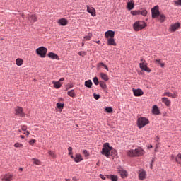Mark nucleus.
Instances as JSON below:
<instances>
[{
    "label": "nucleus",
    "instance_id": "obj_1",
    "mask_svg": "<svg viewBox=\"0 0 181 181\" xmlns=\"http://www.w3.org/2000/svg\"><path fill=\"white\" fill-rule=\"evenodd\" d=\"M127 156H130L131 158H134L135 156H143L145 155V151L141 148H137L136 149L128 150L127 151Z\"/></svg>",
    "mask_w": 181,
    "mask_h": 181
},
{
    "label": "nucleus",
    "instance_id": "obj_2",
    "mask_svg": "<svg viewBox=\"0 0 181 181\" xmlns=\"http://www.w3.org/2000/svg\"><path fill=\"white\" fill-rule=\"evenodd\" d=\"M111 151H112V147L110 146V143H105L101 153L108 158L111 155Z\"/></svg>",
    "mask_w": 181,
    "mask_h": 181
},
{
    "label": "nucleus",
    "instance_id": "obj_3",
    "mask_svg": "<svg viewBox=\"0 0 181 181\" xmlns=\"http://www.w3.org/2000/svg\"><path fill=\"white\" fill-rule=\"evenodd\" d=\"M146 27V23H145L142 21H136L134 23L133 28L136 32H139V30H142Z\"/></svg>",
    "mask_w": 181,
    "mask_h": 181
},
{
    "label": "nucleus",
    "instance_id": "obj_4",
    "mask_svg": "<svg viewBox=\"0 0 181 181\" xmlns=\"http://www.w3.org/2000/svg\"><path fill=\"white\" fill-rule=\"evenodd\" d=\"M149 124V119L146 117H139L137 119V127L141 129Z\"/></svg>",
    "mask_w": 181,
    "mask_h": 181
},
{
    "label": "nucleus",
    "instance_id": "obj_5",
    "mask_svg": "<svg viewBox=\"0 0 181 181\" xmlns=\"http://www.w3.org/2000/svg\"><path fill=\"white\" fill-rule=\"evenodd\" d=\"M36 53L38 56L45 58L46 57V54L47 53V49L45 47H40L36 49Z\"/></svg>",
    "mask_w": 181,
    "mask_h": 181
},
{
    "label": "nucleus",
    "instance_id": "obj_6",
    "mask_svg": "<svg viewBox=\"0 0 181 181\" xmlns=\"http://www.w3.org/2000/svg\"><path fill=\"white\" fill-rule=\"evenodd\" d=\"M152 18L155 19V18H158L160 14L159 12V6H156L153 8H151Z\"/></svg>",
    "mask_w": 181,
    "mask_h": 181
},
{
    "label": "nucleus",
    "instance_id": "obj_7",
    "mask_svg": "<svg viewBox=\"0 0 181 181\" xmlns=\"http://www.w3.org/2000/svg\"><path fill=\"white\" fill-rule=\"evenodd\" d=\"M15 111L16 115H18V117H23L25 115V113L23 112V108L21 107H16Z\"/></svg>",
    "mask_w": 181,
    "mask_h": 181
},
{
    "label": "nucleus",
    "instance_id": "obj_8",
    "mask_svg": "<svg viewBox=\"0 0 181 181\" xmlns=\"http://www.w3.org/2000/svg\"><path fill=\"white\" fill-rule=\"evenodd\" d=\"M139 179L140 180H145L146 179V172L144 170H139Z\"/></svg>",
    "mask_w": 181,
    "mask_h": 181
},
{
    "label": "nucleus",
    "instance_id": "obj_9",
    "mask_svg": "<svg viewBox=\"0 0 181 181\" xmlns=\"http://www.w3.org/2000/svg\"><path fill=\"white\" fill-rule=\"evenodd\" d=\"M140 69L141 70H144V71H146L147 73H151V69L148 67V65L145 64L144 62H141L139 64Z\"/></svg>",
    "mask_w": 181,
    "mask_h": 181
},
{
    "label": "nucleus",
    "instance_id": "obj_10",
    "mask_svg": "<svg viewBox=\"0 0 181 181\" xmlns=\"http://www.w3.org/2000/svg\"><path fill=\"white\" fill-rule=\"evenodd\" d=\"M71 158L74 159V162H76V163H78V162H81V160H83V156H81V154L79 153L76 154L75 157L71 156Z\"/></svg>",
    "mask_w": 181,
    "mask_h": 181
},
{
    "label": "nucleus",
    "instance_id": "obj_11",
    "mask_svg": "<svg viewBox=\"0 0 181 181\" xmlns=\"http://www.w3.org/2000/svg\"><path fill=\"white\" fill-rule=\"evenodd\" d=\"M163 96L165 97H171V98H177V92H174V93H172L170 92H165L163 95Z\"/></svg>",
    "mask_w": 181,
    "mask_h": 181
},
{
    "label": "nucleus",
    "instance_id": "obj_12",
    "mask_svg": "<svg viewBox=\"0 0 181 181\" xmlns=\"http://www.w3.org/2000/svg\"><path fill=\"white\" fill-rule=\"evenodd\" d=\"M133 93L134 94L135 97H141L144 95V91L141 89L133 88Z\"/></svg>",
    "mask_w": 181,
    "mask_h": 181
},
{
    "label": "nucleus",
    "instance_id": "obj_13",
    "mask_svg": "<svg viewBox=\"0 0 181 181\" xmlns=\"http://www.w3.org/2000/svg\"><path fill=\"white\" fill-rule=\"evenodd\" d=\"M115 35V33L111 30H109L105 33V37H106V39H110L111 37H114Z\"/></svg>",
    "mask_w": 181,
    "mask_h": 181
},
{
    "label": "nucleus",
    "instance_id": "obj_14",
    "mask_svg": "<svg viewBox=\"0 0 181 181\" xmlns=\"http://www.w3.org/2000/svg\"><path fill=\"white\" fill-rule=\"evenodd\" d=\"M135 4L134 0H128L127 2V8L129 11H132V8H134Z\"/></svg>",
    "mask_w": 181,
    "mask_h": 181
},
{
    "label": "nucleus",
    "instance_id": "obj_15",
    "mask_svg": "<svg viewBox=\"0 0 181 181\" xmlns=\"http://www.w3.org/2000/svg\"><path fill=\"white\" fill-rule=\"evenodd\" d=\"M179 28H180V23H175L170 25V30L171 32H176Z\"/></svg>",
    "mask_w": 181,
    "mask_h": 181
},
{
    "label": "nucleus",
    "instance_id": "obj_16",
    "mask_svg": "<svg viewBox=\"0 0 181 181\" xmlns=\"http://www.w3.org/2000/svg\"><path fill=\"white\" fill-rule=\"evenodd\" d=\"M37 21V17H36L35 15H30L28 16V23H30V25H33L34 22H36Z\"/></svg>",
    "mask_w": 181,
    "mask_h": 181
},
{
    "label": "nucleus",
    "instance_id": "obj_17",
    "mask_svg": "<svg viewBox=\"0 0 181 181\" xmlns=\"http://www.w3.org/2000/svg\"><path fill=\"white\" fill-rule=\"evenodd\" d=\"M152 113L154 114V115H159L160 114V111L159 110V107L158 105H154L152 107Z\"/></svg>",
    "mask_w": 181,
    "mask_h": 181
},
{
    "label": "nucleus",
    "instance_id": "obj_18",
    "mask_svg": "<svg viewBox=\"0 0 181 181\" xmlns=\"http://www.w3.org/2000/svg\"><path fill=\"white\" fill-rule=\"evenodd\" d=\"M47 56L49 57V59H52V60H60L59 55L54 54V52H49Z\"/></svg>",
    "mask_w": 181,
    "mask_h": 181
},
{
    "label": "nucleus",
    "instance_id": "obj_19",
    "mask_svg": "<svg viewBox=\"0 0 181 181\" xmlns=\"http://www.w3.org/2000/svg\"><path fill=\"white\" fill-rule=\"evenodd\" d=\"M118 173H119V175H121V177L123 179L127 177V176H128V173H127V171L122 168H119Z\"/></svg>",
    "mask_w": 181,
    "mask_h": 181
},
{
    "label": "nucleus",
    "instance_id": "obj_20",
    "mask_svg": "<svg viewBox=\"0 0 181 181\" xmlns=\"http://www.w3.org/2000/svg\"><path fill=\"white\" fill-rule=\"evenodd\" d=\"M12 177H13V176L11 175V173L6 174L3 176V177L1 178V180L2 181H11Z\"/></svg>",
    "mask_w": 181,
    "mask_h": 181
},
{
    "label": "nucleus",
    "instance_id": "obj_21",
    "mask_svg": "<svg viewBox=\"0 0 181 181\" xmlns=\"http://www.w3.org/2000/svg\"><path fill=\"white\" fill-rule=\"evenodd\" d=\"M87 12L90 13L92 16H95V9L93 7H90L87 6Z\"/></svg>",
    "mask_w": 181,
    "mask_h": 181
},
{
    "label": "nucleus",
    "instance_id": "obj_22",
    "mask_svg": "<svg viewBox=\"0 0 181 181\" xmlns=\"http://www.w3.org/2000/svg\"><path fill=\"white\" fill-rule=\"evenodd\" d=\"M161 101L162 103H164L167 107H170L171 102L170 100H169V98H162Z\"/></svg>",
    "mask_w": 181,
    "mask_h": 181
},
{
    "label": "nucleus",
    "instance_id": "obj_23",
    "mask_svg": "<svg viewBox=\"0 0 181 181\" xmlns=\"http://www.w3.org/2000/svg\"><path fill=\"white\" fill-rule=\"evenodd\" d=\"M107 179H110L112 181H118V176L114 175H106Z\"/></svg>",
    "mask_w": 181,
    "mask_h": 181
},
{
    "label": "nucleus",
    "instance_id": "obj_24",
    "mask_svg": "<svg viewBox=\"0 0 181 181\" xmlns=\"http://www.w3.org/2000/svg\"><path fill=\"white\" fill-rule=\"evenodd\" d=\"M101 66H103V67H104V69H105V70H107V71H108V66H107V65H105V64H104V63H103V62H100V63H98V64H97V69H98V70H100V69H101Z\"/></svg>",
    "mask_w": 181,
    "mask_h": 181
},
{
    "label": "nucleus",
    "instance_id": "obj_25",
    "mask_svg": "<svg viewBox=\"0 0 181 181\" xmlns=\"http://www.w3.org/2000/svg\"><path fill=\"white\" fill-rule=\"evenodd\" d=\"M107 45L110 46H115V40H114V37L107 38Z\"/></svg>",
    "mask_w": 181,
    "mask_h": 181
},
{
    "label": "nucleus",
    "instance_id": "obj_26",
    "mask_svg": "<svg viewBox=\"0 0 181 181\" xmlns=\"http://www.w3.org/2000/svg\"><path fill=\"white\" fill-rule=\"evenodd\" d=\"M52 84H54V88H60L62 87V82L59 81H53Z\"/></svg>",
    "mask_w": 181,
    "mask_h": 181
},
{
    "label": "nucleus",
    "instance_id": "obj_27",
    "mask_svg": "<svg viewBox=\"0 0 181 181\" xmlns=\"http://www.w3.org/2000/svg\"><path fill=\"white\" fill-rule=\"evenodd\" d=\"M16 64L18 66H21L23 64V59L21 58H18L16 59Z\"/></svg>",
    "mask_w": 181,
    "mask_h": 181
},
{
    "label": "nucleus",
    "instance_id": "obj_28",
    "mask_svg": "<svg viewBox=\"0 0 181 181\" xmlns=\"http://www.w3.org/2000/svg\"><path fill=\"white\" fill-rule=\"evenodd\" d=\"M59 23H60L62 26H66V25H67V21L66 18H61L59 20Z\"/></svg>",
    "mask_w": 181,
    "mask_h": 181
},
{
    "label": "nucleus",
    "instance_id": "obj_29",
    "mask_svg": "<svg viewBox=\"0 0 181 181\" xmlns=\"http://www.w3.org/2000/svg\"><path fill=\"white\" fill-rule=\"evenodd\" d=\"M100 76L102 80H104L105 81H108V75H107L104 73H100Z\"/></svg>",
    "mask_w": 181,
    "mask_h": 181
},
{
    "label": "nucleus",
    "instance_id": "obj_30",
    "mask_svg": "<svg viewBox=\"0 0 181 181\" xmlns=\"http://www.w3.org/2000/svg\"><path fill=\"white\" fill-rule=\"evenodd\" d=\"M93 86V82L91 80H88L85 81V86L88 87V88H90V87Z\"/></svg>",
    "mask_w": 181,
    "mask_h": 181
},
{
    "label": "nucleus",
    "instance_id": "obj_31",
    "mask_svg": "<svg viewBox=\"0 0 181 181\" xmlns=\"http://www.w3.org/2000/svg\"><path fill=\"white\" fill-rule=\"evenodd\" d=\"M154 63H156V64H160V67H165V63H163L160 59H156Z\"/></svg>",
    "mask_w": 181,
    "mask_h": 181
},
{
    "label": "nucleus",
    "instance_id": "obj_32",
    "mask_svg": "<svg viewBox=\"0 0 181 181\" xmlns=\"http://www.w3.org/2000/svg\"><path fill=\"white\" fill-rule=\"evenodd\" d=\"M32 160H33L34 165H37L38 166L42 165V163L40 162V160H39V159L33 158Z\"/></svg>",
    "mask_w": 181,
    "mask_h": 181
},
{
    "label": "nucleus",
    "instance_id": "obj_33",
    "mask_svg": "<svg viewBox=\"0 0 181 181\" xmlns=\"http://www.w3.org/2000/svg\"><path fill=\"white\" fill-rule=\"evenodd\" d=\"M68 95H69V97H72V98L76 97V93H74V90H71L69 91H68Z\"/></svg>",
    "mask_w": 181,
    "mask_h": 181
},
{
    "label": "nucleus",
    "instance_id": "obj_34",
    "mask_svg": "<svg viewBox=\"0 0 181 181\" xmlns=\"http://www.w3.org/2000/svg\"><path fill=\"white\" fill-rule=\"evenodd\" d=\"M93 37V34L88 33L86 36L84 37V40H90Z\"/></svg>",
    "mask_w": 181,
    "mask_h": 181
},
{
    "label": "nucleus",
    "instance_id": "obj_35",
    "mask_svg": "<svg viewBox=\"0 0 181 181\" xmlns=\"http://www.w3.org/2000/svg\"><path fill=\"white\" fill-rule=\"evenodd\" d=\"M100 86L103 90H105V88H107V84H105L103 81L100 82Z\"/></svg>",
    "mask_w": 181,
    "mask_h": 181
},
{
    "label": "nucleus",
    "instance_id": "obj_36",
    "mask_svg": "<svg viewBox=\"0 0 181 181\" xmlns=\"http://www.w3.org/2000/svg\"><path fill=\"white\" fill-rule=\"evenodd\" d=\"M159 19H160V22L162 23V22H165V15H163V14H160L159 16Z\"/></svg>",
    "mask_w": 181,
    "mask_h": 181
},
{
    "label": "nucleus",
    "instance_id": "obj_37",
    "mask_svg": "<svg viewBox=\"0 0 181 181\" xmlns=\"http://www.w3.org/2000/svg\"><path fill=\"white\" fill-rule=\"evenodd\" d=\"M131 14L134 15V16H135V15H141V11H131Z\"/></svg>",
    "mask_w": 181,
    "mask_h": 181
},
{
    "label": "nucleus",
    "instance_id": "obj_38",
    "mask_svg": "<svg viewBox=\"0 0 181 181\" xmlns=\"http://www.w3.org/2000/svg\"><path fill=\"white\" fill-rule=\"evenodd\" d=\"M14 148H23V144L21 143H16L14 144Z\"/></svg>",
    "mask_w": 181,
    "mask_h": 181
},
{
    "label": "nucleus",
    "instance_id": "obj_39",
    "mask_svg": "<svg viewBox=\"0 0 181 181\" xmlns=\"http://www.w3.org/2000/svg\"><path fill=\"white\" fill-rule=\"evenodd\" d=\"M48 153H49V156H51V158H56V153H54V152H53L52 151H49Z\"/></svg>",
    "mask_w": 181,
    "mask_h": 181
},
{
    "label": "nucleus",
    "instance_id": "obj_40",
    "mask_svg": "<svg viewBox=\"0 0 181 181\" xmlns=\"http://www.w3.org/2000/svg\"><path fill=\"white\" fill-rule=\"evenodd\" d=\"M57 107L59 108V110H63V107H64V105L62 103H57Z\"/></svg>",
    "mask_w": 181,
    "mask_h": 181
},
{
    "label": "nucleus",
    "instance_id": "obj_41",
    "mask_svg": "<svg viewBox=\"0 0 181 181\" xmlns=\"http://www.w3.org/2000/svg\"><path fill=\"white\" fill-rule=\"evenodd\" d=\"M140 15H142L143 16H146L148 15V11L146 10H142L140 11Z\"/></svg>",
    "mask_w": 181,
    "mask_h": 181
},
{
    "label": "nucleus",
    "instance_id": "obj_42",
    "mask_svg": "<svg viewBox=\"0 0 181 181\" xmlns=\"http://www.w3.org/2000/svg\"><path fill=\"white\" fill-rule=\"evenodd\" d=\"M93 83H94V84H95V86H98V84H100V82L98 81V78L94 77Z\"/></svg>",
    "mask_w": 181,
    "mask_h": 181
},
{
    "label": "nucleus",
    "instance_id": "obj_43",
    "mask_svg": "<svg viewBox=\"0 0 181 181\" xmlns=\"http://www.w3.org/2000/svg\"><path fill=\"white\" fill-rule=\"evenodd\" d=\"M105 111H106V112H108L109 114H110V112H112V107H106Z\"/></svg>",
    "mask_w": 181,
    "mask_h": 181
},
{
    "label": "nucleus",
    "instance_id": "obj_44",
    "mask_svg": "<svg viewBox=\"0 0 181 181\" xmlns=\"http://www.w3.org/2000/svg\"><path fill=\"white\" fill-rule=\"evenodd\" d=\"M78 54H79V56H82V57H84V56L87 54V52L82 51V52H79Z\"/></svg>",
    "mask_w": 181,
    "mask_h": 181
},
{
    "label": "nucleus",
    "instance_id": "obj_45",
    "mask_svg": "<svg viewBox=\"0 0 181 181\" xmlns=\"http://www.w3.org/2000/svg\"><path fill=\"white\" fill-rule=\"evenodd\" d=\"M99 177H100V179H103V180H105L107 179V176L103 175V174H100Z\"/></svg>",
    "mask_w": 181,
    "mask_h": 181
},
{
    "label": "nucleus",
    "instance_id": "obj_46",
    "mask_svg": "<svg viewBox=\"0 0 181 181\" xmlns=\"http://www.w3.org/2000/svg\"><path fill=\"white\" fill-rule=\"evenodd\" d=\"M93 97H94L95 100H100V95H98V94L94 93Z\"/></svg>",
    "mask_w": 181,
    "mask_h": 181
},
{
    "label": "nucleus",
    "instance_id": "obj_47",
    "mask_svg": "<svg viewBox=\"0 0 181 181\" xmlns=\"http://www.w3.org/2000/svg\"><path fill=\"white\" fill-rule=\"evenodd\" d=\"M83 155H84L86 157L89 156V155H90V153H88V151H87V150H84V151H83Z\"/></svg>",
    "mask_w": 181,
    "mask_h": 181
},
{
    "label": "nucleus",
    "instance_id": "obj_48",
    "mask_svg": "<svg viewBox=\"0 0 181 181\" xmlns=\"http://www.w3.org/2000/svg\"><path fill=\"white\" fill-rule=\"evenodd\" d=\"M21 129H22V131L25 132L28 129V127L23 125V126L21 127Z\"/></svg>",
    "mask_w": 181,
    "mask_h": 181
},
{
    "label": "nucleus",
    "instance_id": "obj_49",
    "mask_svg": "<svg viewBox=\"0 0 181 181\" xmlns=\"http://www.w3.org/2000/svg\"><path fill=\"white\" fill-rule=\"evenodd\" d=\"M35 142H36L35 139H32L29 141L30 145H33V144H35Z\"/></svg>",
    "mask_w": 181,
    "mask_h": 181
},
{
    "label": "nucleus",
    "instance_id": "obj_50",
    "mask_svg": "<svg viewBox=\"0 0 181 181\" xmlns=\"http://www.w3.org/2000/svg\"><path fill=\"white\" fill-rule=\"evenodd\" d=\"M111 153H113L114 155H115V153H117V151L115 149H114L112 147V150L110 151Z\"/></svg>",
    "mask_w": 181,
    "mask_h": 181
},
{
    "label": "nucleus",
    "instance_id": "obj_51",
    "mask_svg": "<svg viewBox=\"0 0 181 181\" xmlns=\"http://www.w3.org/2000/svg\"><path fill=\"white\" fill-rule=\"evenodd\" d=\"M175 162H176V163H177V165H180L181 164L180 161H179L177 158H175Z\"/></svg>",
    "mask_w": 181,
    "mask_h": 181
},
{
    "label": "nucleus",
    "instance_id": "obj_52",
    "mask_svg": "<svg viewBox=\"0 0 181 181\" xmlns=\"http://www.w3.org/2000/svg\"><path fill=\"white\" fill-rule=\"evenodd\" d=\"M175 158H177V159H181V153H178Z\"/></svg>",
    "mask_w": 181,
    "mask_h": 181
},
{
    "label": "nucleus",
    "instance_id": "obj_53",
    "mask_svg": "<svg viewBox=\"0 0 181 181\" xmlns=\"http://www.w3.org/2000/svg\"><path fill=\"white\" fill-rule=\"evenodd\" d=\"M68 151H69V152H73V148L69 147Z\"/></svg>",
    "mask_w": 181,
    "mask_h": 181
},
{
    "label": "nucleus",
    "instance_id": "obj_54",
    "mask_svg": "<svg viewBox=\"0 0 181 181\" xmlns=\"http://www.w3.org/2000/svg\"><path fill=\"white\" fill-rule=\"evenodd\" d=\"M58 81H59V83H62V81H64V78H61Z\"/></svg>",
    "mask_w": 181,
    "mask_h": 181
},
{
    "label": "nucleus",
    "instance_id": "obj_55",
    "mask_svg": "<svg viewBox=\"0 0 181 181\" xmlns=\"http://www.w3.org/2000/svg\"><path fill=\"white\" fill-rule=\"evenodd\" d=\"M28 136L30 135V132H29V131H27L25 133H24Z\"/></svg>",
    "mask_w": 181,
    "mask_h": 181
},
{
    "label": "nucleus",
    "instance_id": "obj_56",
    "mask_svg": "<svg viewBox=\"0 0 181 181\" xmlns=\"http://www.w3.org/2000/svg\"><path fill=\"white\" fill-rule=\"evenodd\" d=\"M177 5H180L181 6V0H178V1L177 2Z\"/></svg>",
    "mask_w": 181,
    "mask_h": 181
},
{
    "label": "nucleus",
    "instance_id": "obj_57",
    "mask_svg": "<svg viewBox=\"0 0 181 181\" xmlns=\"http://www.w3.org/2000/svg\"><path fill=\"white\" fill-rule=\"evenodd\" d=\"M97 166H100V165H101V162L98 161V163H96Z\"/></svg>",
    "mask_w": 181,
    "mask_h": 181
},
{
    "label": "nucleus",
    "instance_id": "obj_58",
    "mask_svg": "<svg viewBox=\"0 0 181 181\" xmlns=\"http://www.w3.org/2000/svg\"><path fill=\"white\" fill-rule=\"evenodd\" d=\"M72 180H74V181H77V177H74L72 178Z\"/></svg>",
    "mask_w": 181,
    "mask_h": 181
},
{
    "label": "nucleus",
    "instance_id": "obj_59",
    "mask_svg": "<svg viewBox=\"0 0 181 181\" xmlns=\"http://www.w3.org/2000/svg\"><path fill=\"white\" fill-rule=\"evenodd\" d=\"M69 155H70L71 156H73V151L69 152Z\"/></svg>",
    "mask_w": 181,
    "mask_h": 181
},
{
    "label": "nucleus",
    "instance_id": "obj_60",
    "mask_svg": "<svg viewBox=\"0 0 181 181\" xmlns=\"http://www.w3.org/2000/svg\"><path fill=\"white\" fill-rule=\"evenodd\" d=\"M20 138H22V139H25V136L21 135V136H20Z\"/></svg>",
    "mask_w": 181,
    "mask_h": 181
},
{
    "label": "nucleus",
    "instance_id": "obj_61",
    "mask_svg": "<svg viewBox=\"0 0 181 181\" xmlns=\"http://www.w3.org/2000/svg\"><path fill=\"white\" fill-rule=\"evenodd\" d=\"M153 166V164L151 163L150 165L151 169H152Z\"/></svg>",
    "mask_w": 181,
    "mask_h": 181
},
{
    "label": "nucleus",
    "instance_id": "obj_62",
    "mask_svg": "<svg viewBox=\"0 0 181 181\" xmlns=\"http://www.w3.org/2000/svg\"><path fill=\"white\" fill-rule=\"evenodd\" d=\"M148 149L151 148H153V146L152 145H150V146L148 147Z\"/></svg>",
    "mask_w": 181,
    "mask_h": 181
},
{
    "label": "nucleus",
    "instance_id": "obj_63",
    "mask_svg": "<svg viewBox=\"0 0 181 181\" xmlns=\"http://www.w3.org/2000/svg\"><path fill=\"white\" fill-rule=\"evenodd\" d=\"M158 151V146H156V148H155V152H157Z\"/></svg>",
    "mask_w": 181,
    "mask_h": 181
},
{
    "label": "nucleus",
    "instance_id": "obj_64",
    "mask_svg": "<svg viewBox=\"0 0 181 181\" xmlns=\"http://www.w3.org/2000/svg\"><path fill=\"white\" fill-rule=\"evenodd\" d=\"M142 63H145V59H141Z\"/></svg>",
    "mask_w": 181,
    "mask_h": 181
}]
</instances>
